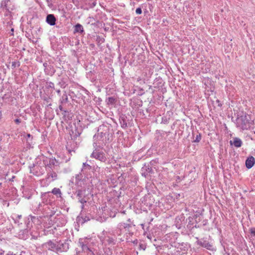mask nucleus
<instances>
[{"mask_svg":"<svg viewBox=\"0 0 255 255\" xmlns=\"http://www.w3.org/2000/svg\"><path fill=\"white\" fill-rule=\"evenodd\" d=\"M250 231L251 234L253 236H255V228H252Z\"/></svg>","mask_w":255,"mask_h":255,"instance_id":"obj_18","label":"nucleus"},{"mask_svg":"<svg viewBox=\"0 0 255 255\" xmlns=\"http://www.w3.org/2000/svg\"><path fill=\"white\" fill-rule=\"evenodd\" d=\"M82 190H78L77 191V196L79 197V198H78L79 201L82 204V208H83L84 204L85 203H86L87 201L84 199L82 198Z\"/></svg>","mask_w":255,"mask_h":255,"instance_id":"obj_12","label":"nucleus"},{"mask_svg":"<svg viewBox=\"0 0 255 255\" xmlns=\"http://www.w3.org/2000/svg\"><path fill=\"white\" fill-rule=\"evenodd\" d=\"M46 1L47 2V3L49 4V3H51V2H52V0H46Z\"/></svg>","mask_w":255,"mask_h":255,"instance_id":"obj_22","label":"nucleus"},{"mask_svg":"<svg viewBox=\"0 0 255 255\" xmlns=\"http://www.w3.org/2000/svg\"><path fill=\"white\" fill-rule=\"evenodd\" d=\"M98 135H99V133L98 134V135H97L96 134H95V135L94 136V140H96V137L97 136H98Z\"/></svg>","mask_w":255,"mask_h":255,"instance_id":"obj_23","label":"nucleus"},{"mask_svg":"<svg viewBox=\"0 0 255 255\" xmlns=\"http://www.w3.org/2000/svg\"><path fill=\"white\" fill-rule=\"evenodd\" d=\"M135 12L137 14H140L142 13V10L141 8L138 7L135 10Z\"/></svg>","mask_w":255,"mask_h":255,"instance_id":"obj_15","label":"nucleus"},{"mask_svg":"<svg viewBox=\"0 0 255 255\" xmlns=\"http://www.w3.org/2000/svg\"><path fill=\"white\" fill-rule=\"evenodd\" d=\"M18 218H20L21 217V215L18 216Z\"/></svg>","mask_w":255,"mask_h":255,"instance_id":"obj_29","label":"nucleus"},{"mask_svg":"<svg viewBox=\"0 0 255 255\" xmlns=\"http://www.w3.org/2000/svg\"><path fill=\"white\" fill-rule=\"evenodd\" d=\"M125 126L126 127L127 126V124L124 125V126Z\"/></svg>","mask_w":255,"mask_h":255,"instance_id":"obj_32","label":"nucleus"},{"mask_svg":"<svg viewBox=\"0 0 255 255\" xmlns=\"http://www.w3.org/2000/svg\"><path fill=\"white\" fill-rule=\"evenodd\" d=\"M57 92H58V93H59L60 92V90H58V91H57Z\"/></svg>","mask_w":255,"mask_h":255,"instance_id":"obj_30","label":"nucleus"},{"mask_svg":"<svg viewBox=\"0 0 255 255\" xmlns=\"http://www.w3.org/2000/svg\"><path fill=\"white\" fill-rule=\"evenodd\" d=\"M93 146H94V149H96V148H97V150H98V145L96 142H94L93 143Z\"/></svg>","mask_w":255,"mask_h":255,"instance_id":"obj_20","label":"nucleus"},{"mask_svg":"<svg viewBox=\"0 0 255 255\" xmlns=\"http://www.w3.org/2000/svg\"><path fill=\"white\" fill-rule=\"evenodd\" d=\"M87 167L89 169H91V166L90 165L87 164L86 162L83 163V168H85V167Z\"/></svg>","mask_w":255,"mask_h":255,"instance_id":"obj_17","label":"nucleus"},{"mask_svg":"<svg viewBox=\"0 0 255 255\" xmlns=\"http://www.w3.org/2000/svg\"><path fill=\"white\" fill-rule=\"evenodd\" d=\"M47 65V64L46 63H44L43 64V66H44V67H46Z\"/></svg>","mask_w":255,"mask_h":255,"instance_id":"obj_26","label":"nucleus"},{"mask_svg":"<svg viewBox=\"0 0 255 255\" xmlns=\"http://www.w3.org/2000/svg\"><path fill=\"white\" fill-rule=\"evenodd\" d=\"M44 246L49 250H51L57 253V242L54 243L51 241H49L45 243Z\"/></svg>","mask_w":255,"mask_h":255,"instance_id":"obj_5","label":"nucleus"},{"mask_svg":"<svg viewBox=\"0 0 255 255\" xmlns=\"http://www.w3.org/2000/svg\"><path fill=\"white\" fill-rule=\"evenodd\" d=\"M35 175H36V176H39L40 175V174L36 172V173H35Z\"/></svg>","mask_w":255,"mask_h":255,"instance_id":"obj_25","label":"nucleus"},{"mask_svg":"<svg viewBox=\"0 0 255 255\" xmlns=\"http://www.w3.org/2000/svg\"><path fill=\"white\" fill-rule=\"evenodd\" d=\"M56 20V18L53 14H50L47 15L46 21L50 25H54Z\"/></svg>","mask_w":255,"mask_h":255,"instance_id":"obj_9","label":"nucleus"},{"mask_svg":"<svg viewBox=\"0 0 255 255\" xmlns=\"http://www.w3.org/2000/svg\"><path fill=\"white\" fill-rule=\"evenodd\" d=\"M69 244L64 243H58L57 246V253L66 252L69 250Z\"/></svg>","mask_w":255,"mask_h":255,"instance_id":"obj_4","label":"nucleus"},{"mask_svg":"<svg viewBox=\"0 0 255 255\" xmlns=\"http://www.w3.org/2000/svg\"><path fill=\"white\" fill-rule=\"evenodd\" d=\"M11 30V31H13V29L12 28Z\"/></svg>","mask_w":255,"mask_h":255,"instance_id":"obj_31","label":"nucleus"},{"mask_svg":"<svg viewBox=\"0 0 255 255\" xmlns=\"http://www.w3.org/2000/svg\"><path fill=\"white\" fill-rule=\"evenodd\" d=\"M88 243V239H80L79 240V246L84 252L87 253L88 255H95L90 249Z\"/></svg>","mask_w":255,"mask_h":255,"instance_id":"obj_2","label":"nucleus"},{"mask_svg":"<svg viewBox=\"0 0 255 255\" xmlns=\"http://www.w3.org/2000/svg\"><path fill=\"white\" fill-rule=\"evenodd\" d=\"M4 252L3 251H0V255H2L3 254Z\"/></svg>","mask_w":255,"mask_h":255,"instance_id":"obj_24","label":"nucleus"},{"mask_svg":"<svg viewBox=\"0 0 255 255\" xmlns=\"http://www.w3.org/2000/svg\"><path fill=\"white\" fill-rule=\"evenodd\" d=\"M236 121L237 127L242 130L249 129L253 125L251 116L246 113H243L241 115H238Z\"/></svg>","mask_w":255,"mask_h":255,"instance_id":"obj_1","label":"nucleus"},{"mask_svg":"<svg viewBox=\"0 0 255 255\" xmlns=\"http://www.w3.org/2000/svg\"><path fill=\"white\" fill-rule=\"evenodd\" d=\"M55 160L54 159H50L49 160V164L54 165L55 163Z\"/></svg>","mask_w":255,"mask_h":255,"instance_id":"obj_19","label":"nucleus"},{"mask_svg":"<svg viewBox=\"0 0 255 255\" xmlns=\"http://www.w3.org/2000/svg\"><path fill=\"white\" fill-rule=\"evenodd\" d=\"M201 139V137L200 134H197L195 139L194 140V141L198 142L200 141Z\"/></svg>","mask_w":255,"mask_h":255,"instance_id":"obj_14","label":"nucleus"},{"mask_svg":"<svg viewBox=\"0 0 255 255\" xmlns=\"http://www.w3.org/2000/svg\"><path fill=\"white\" fill-rule=\"evenodd\" d=\"M51 193L56 195L57 197H61L62 193L59 188H54L52 189Z\"/></svg>","mask_w":255,"mask_h":255,"instance_id":"obj_13","label":"nucleus"},{"mask_svg":"<svg viewBox=\"0 0 255 255\" xmlns=\"http://www.w3.org/2000/svg\"><path fill=\"white\" fill-rule=\"evenodd\" d=\"M57 175L56 172L53 171L49 172L47 174V177L46 179L45 180H43L42 181V183L45 182V181H48V183L46 184V185H48L50 182L56 180L57 179Z\"/></svg>","mask_w":255,"mask_h":255,"instance_id":"obj_7","label":"nucleus"},{"mask_svg":"<svg viewBox=\"0 0 255 255\" xmlns=\"http://www.w3.org/2000/svg\"><path fill=\"white\" fill-rule=\"evenodd\" d=\"M115 101V98H114L113 97H109V98H108V102H109V103H110L111 104H113V103H114Z\"/></svg>","mask_w":255,"mask_h":255,"instance_id":"obj_16","label":"nucleus"},{"mask_svg":"<svg viewBox=\"0 0 255 255\" xmlns=\"http://www.w3.org/2000/svg\"><path fill=\"white\" fill-rule=\"evenodd\" d=\"M90 156L102 162H105L106 161L105 153L103 152L99 151V150H97V148L94 150Z\"/></svg>","mask_w":255,"mask_h":255,"instance_id":"obj_3","label":"nucleus"},{"mask_svg":"<svg viewBox=\"0 0 255 255\" xmlns=\"http://www.w3.org/2000/svg\"><path fill=\"white\" fill-rule=\"evenodd\" d=\"M15 122L16 123V124H19L20 123V119H16L15 120Z\"/></svg>","mask_w":255,"mask_h":255,"instance_id":"obj_21","label":"nucleus"},{"mask_svg":"<svg viewBox=\"0 0 255 255\" xmlns=\"http://www.w3.org/2000/svg\"><path fill=\"white\" fill-rule=\"evenodd\" d=\"M27 137H30L31 136V135L30 134H27Z\"/></svg>","mask_w":255,"mask_h":255,"instance_id":"obj_27","label":"nucleus"},{"mask_svg":"<svg viewBox=\"0 0 255 255\" xmlns=\"http://www.w3.org/2000/svg\"><path fill=\"white\" fill-rule=\"evenodd\" d=\"M255 159L254 157L251 156L247 159L246 161V165L248 169L251 168L255 164Z\"/></svg>","mask_w":255,"mask_h":255,"instance_id":"obj_10","label":"nucleus"},{"mask_svg":"<svg viewBox=\"0 0 255 255\" xmlns=\"http://www.w3.org/2000/svg\"><path fill=\"white\" fill-rule=\"evenodd\" d=\"M52 85L53 86H54V84H53V83H50V87H52Z\"/></svg>","mask_w":255,"mask_h":255,"instance_id":"obj_28","label":"nucleus"},{"mask_svg":"<svg viewBox=\"0 0 255 255\" xmlns=\"http://www.w3.org/2000/svg\"><path fill=\"white\" fill-rule=\"evenodd\" d=\"M197 244L208 250H213V245L206 240L202 239L198 241Z\"/></svg>","mask_w":255,"mask_h":255,"instance_id":"obj_6","label":"nucleus"},{"mask_svg":"<svg viewBox=\"0 0 255 255\" xmlns=\"http://www.w3.org/2000/svg\"><path fill=\"white\" fill-rule=\"evenodd\" d=\"M84 32V28L83 26L78 23L76 24L74 26V33H82Z\"/></svg>","mask_w":255,"mask_h":255,"instance_id":"obj_11","label":"nucleus"},{"mask_svg":"<svg viewBox=\"0 0 255 255\" xmlns=\"http://www.w3.org/2000/svg\"><path fill=\"white\" fill-rule=\"evenodd\" d=\"M125 126L126 127L127 126V124L124 125V126Z\"/></svg>","mask_w":255,"mask_h":255,"instance_id":"obj_33","label":"nucleus"},{"mask_svg":"<svg viewBox=\"0 0 255 255\" xmlns=\"http://www.w3.org/2000/svg\"><path fill=\"white\" fill-rule=\"evenodd\" d=\"M230 143L231 145H234L236 147H241L243 144L242 140L238 137L233 138V140H230Z\"/></svg>","mask_w":255,"mask_h":255,"instance_id":"obj_8","label":"nucleus"}]
</instances>
